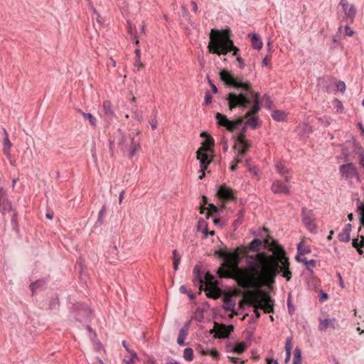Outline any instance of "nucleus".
I'll return each mask as SVG.
<instances>
[{"label":"nucleus","mask_w":364,"mask_h":364,"mask_svg":"<svg viewBox=\"0 0 364 364\" xmlns=\"http://www.w3.org/2000/svg\"><path fill=\"white\" fill-rule=\"evenodd\" d=\"M106 207L105 205H103L102 209L100 210L99 212V215H98V221H102L103 217L105 216V214L106 213Z\"/></svg>","instance_id":"obj_46"},{"label":"nucleus","mask_w":364,"mask_h":364,"mask_svg":"<svg viewBox=\"0 0 364 364\" xmlns=\"http://www.w3.org/2000/svg\"><path fill=\"white\" fill-rule=\"evenodd\" d=\"M248 305L254 308V313L257 318L260 317L259 309H263L266 313L274 311V301L270 297L268 292L257 291L251 292L247 299Z\"/></svg>","instance_id":"obj_4"},{"label":"nucleus","mask_w":364,"mask_h":364,"mask_svg":"<svg viewBox=\"0 0 364 364\" xmlns=\"http://www.w3.org/2000/svg\"><path fill=\"white\" fill-rule=\"evenodd\" d=\"M229 360L234 364H243L244 361H242L239 358L228 356Z\"/></svg>","instance_id":"obj_47"},{"label":"nucleus","mask_w":364,"mask_h":364,"mask_svg":"<svg viewBox=\"0 0 364 364\" xmlns=\"http://www.w3.org/2000/svg\"><path fill=\"white\" fill-rule=\"evenodd\" d=\"M344 31L347 36H352L355 33L354 31L350 28L349 26L346 25L344 27L342 25L338 28V32L341 33Z\"/></svg>","instance_id":"obj_31"},{"label":"nucleus","mask_w":364,"mask_h":364,"mask_svg":"<svg viewBox=\"0 0 364 364\" xmlns=\"http://www.w3.org/2000/svg\"><path fill=\"white\" fill-rule=\"evenodd\" d=\"M211 95L210 94V92L209 91H207L205 92V105H209L210 103H211Z\"/></svg>","instance_id":"obj_49"},{"label":"nucleus","mask_w":364,"mask_h":364,"mask_svg":"<svg viewBox=\"0 0 364 364\" xmlns=\"http://www.w3.org/2000/svg\"><path fill=\"white\" fill-rule=\"evenodd\" d=\"M129 354H130V359H132L133 362L134 361V360L138 359L137 354L134 350H131L129 352Z\"/></svg>","instance_id":"obj_55"},{"label":"nucleus","mask_w":364,"mask_h":364,"mask_svg":"<svg viewBox=\"0 0 364 364\" xmlns=\"http://www.w3.org/2000/svg\"><path fill=\"white\" fill-rule=\"evenodd\" d=\"M230 29H211L208 46L209 52L217 55H226L232 50V55L237 56L239 49L234 46L233 41L230 38Z\"/></svg>","instance_id":"obj_3"},{"label":"nucleus","mask_w":364,"mask_h":364,"mask_svg":"<svg viewBox=\"0 0 364 364\" xmlns=\"http://www.w3.org/2000/svg\"><path fill=\"white\" fill-rule=\"evenodd\" d=\"M319 121L324 127H328L331 124V119L329 117L319 118Z\"/></svg>","instance_id":"obj_44"},{"label":"nucleus","mask_w":364,"mask_h":364,"mask_svg":"<svg viewBox=\"0 0 364 364\" xmlns=\"http://www.w3.org/2000/svg\"><path fill=\"white\" fill-rule=\"evenodd\" d=\"M291 338H287L285 343V351L286 353H291Z\"/></svg>","instance_id":"obj_42"},{"label":"nucleus","mask_w":364,"mask_h":364,"mask_svg":"<svg viewBox=\"0 0 364 364\" xmlns=\"http://www.w3.org/2000/svg\"><path fill=\"white\" fill-rule=\"evenodd\" d=\"M215 331L218 338H226L229 337L230 333L233 331V326L219 325L215 323Z\"/></svg>","instance_id":"obj_12"},{"label":"nucleus","mask_w":364,"mask_h":364,"mask_svg":"<svg viewBox=\"0 0 364 364\" xmlns=\"http://www.w3.org/2000/svg\"><path fill=\"white\" fill-rule=\"evenodd\" d=\"M193 275L194 279L193 282L196 285H199L200 287L203 286L204 283V277H203V274L200 272V267L198 266H196L193 269Z\"/></svg>","instance_id":"obj_19"},{"label":"nucleus","mask_w":364,"mask_h":364,"mask_svg":"<svg viewBox=\"0 0 364 364\" xmlns=\"http://www.w3.org/2000/svg\"><path fill=\"white\" fill-rule=\"evenodd\" d=\"M337 277L339 279V284H340V286L342 289H344L345 288V286H344V282H343V280L342 279V277L340 273H337Z\"/></svg>","instance_id":"obj_59"},{"label":"nucleus","mask_w":364,"mask_h":364,"mask_svg":"<svg viewBox=\"0 0 364 364\" xmlns=\"http://www.w3.org/2000/svg\"><path fill=\"white\" fill-rule=\"evenodd\" d=\"M271 190L275 194L284 193L289 195L290 193L287 186L283 184L279 180H275L272 182Z\"/></svg>","instance_id":"obj_14"},{"label":"nucleus","mask_w":364,"mask_h":364,"mask_svg":"<svg viewBox=\"0 0 364 364\" xmlns=\"http://www.w3.org/2000/svg\"><path fill=\"white\" fill-rule=\"evenodd\" d=\"M79 112L81 113V114L83 116L84 119L86 120H88L90 124L92 127H96L97 125V119L96 118L90 113H85L82 112L81 110H79Z\"/></svg>","instance_id":"obj_26"},{"label":"nucleus","mask_w":364,"mask_h":364,"mask_svg":"<svg viewBox=\"0 0 364 364\" xmlns=\"http://www.w3.org/2000/svg\"><path fill=\"white\" fill-rule=\"evenodd\" d=\"M346 146L347 145L350 146V148L353 149V152H355V154H359V155L364 154L363 148L355 140L348 141L346 142Z\"/></svg>","instance_id":"obj_22"},{"label":"nucleus","mask_w":364,"mask_h":364,"mask_svg":"<svg viewBox=\"0 0 364 364\" xmlns=\"http://www.w3.org/2000/svg\"><path fill=\"white\" fill-rule=\"evenodd\" d=\"M249 36L251 38L252 45L254 49L260 50L263 46V43L259 36L256 33L250 34Z\"/></svg>","instance_id":"obj_20"},{"label":"nucleus","mask_w":364,"mask_h":364,"mask_svg":"<svg viewBox=\"0 0 364 364\" xmlns=\"http://www.w3.org/2000/svg\"><path fill=\"white\" fill-rule=\"evenodd\" d=\"M339 171L342 178L348 180L353 178H357L359 180V175L356 167L353 163L342 164L339 167Z\"/></svg>","instance_id":"obj_10"},{"label":"nucleus","mask_w":364,"mask_h":364,"mask_svg":"<svg viewBox=\"0 0 364 364\" xmlns=\"http://www.w3.org/2000/svg\"><path fill=\"white\" fill-rule=\"evenodd\" d=\"M237 143H238L239 144H245V143L249 142V141L245 139V134H242V133H240V134H239V135L237 136Z\"/></svg>","instance_id":"obj_43"},{"label":"nucleus","mask_w":364,"mask_h":364,"mask_svg":"<svg viewBox=\"0 0 364 364\" xmlns=\"http://www.w3.org/2000/svg\"><path fill=\"white\" fill-rule=\"evenodd\" d=\"M249 299V296L247 297H246L245 299L241 300L239 302V307H240V309H245V305L246 304H248V302H247V299Z\"/></svg>","instance_id":"obj_50"},{"label":"nucleus","mask_w":364,"mask_h":364,"mask_svg":"<svg viewBox=\"0 0 364 364\" xmlns=\"http://www.w3.org/2000/svg\"><path fill=\"white\" fill-rule=\"evenodd\" d=\"M205 291L209 298L217 299L219 296V290L217 288V284H214L213 287H205Z\"/></svg>","instance_id":"obj_23"},{"label":"nucleus","mask_w":364,"mask_h":364,"mask_svg":"<svg viewBox=\"0 0 364 364\" xmlns=\"http://www.w3.org/2000/svg\"><path fill=\"white\" fill-rule=\"evenodd\" d=\"M4 134L3 152L6 156V158L10 159L11 158V147L12 144L9 139V134L5 129H4Z\"/></svg>","instance_id":"obj_16"},{"label":"nucleus","mask_w":364,"mask_h":364,"mask_svg":"<svg viewBox=\"0 0 364 364\" xmlns=\"http://www.w3.org/2000/svg\"><path fill=\"white\" fill-rule=\"evenodd\" d=\"M338 6L341 7L344 14V18L353 23L357 14V9L353 4L348 2V0H341Z\"/></svg>","instance_id":"obj_8"},{"label":"nucleus","mask_w":364,"mask_h":364,"mask_svg":"<svg viewBox=\"0 0 364 364\" xmlns=\"http://www.w3.org/2000/svg\"><path fill=\"white\" fill-rule=\"evenodd\" d=\"M296 259L299 262H302L305 264H307V259L304 257H301V256L298 255L296 257Z\"/></svg>","instance_id":"obj_52"},{"label":"nucleus","mask_w":364,"mask_h":364,"mask_svg":"<svg viewBox=\"0 0 364 364\" xmlns=\"http://www.w3.org/2000/svg\"><path fill=\"white\" fill-rule=\"evenodd\" d=\"M350 232H347L345 230H343L342 232H341L338 234V237L341 242H348L350 241Z\"/></svg>","instance_id":"obj_32"},{"label":"nucleus","mask_w":364,"mask_h":364,"mask_svg":"<svg viewBox=\"0 0 364 364\" xmlns=\"http://www.w3.org/2000/svg\"><path fill=\"white\" fill-rule=\"evenodd\" d=\"M214 146V140L211 136H208L201 144V146L196 152L197 159L200 161V166L203 168H207L210 163L209 156L213 153Z\"/></svg>","instance_id":"obj_6"},{"label":"nucleus","mask_w":364,"mask_h":364,"mask_svg":"<svg viewBox=\"0 0 364 364\" xmlns=\"http://www.w3.org/2000/svg\"><path fill=\"white\" fill-rule=\"evenodd\" d=\"M132 111L137 120L140 121L142 119V112L137 109L136 105L132 108Z\"/></svg>","instance_id":"obj_40"},{"label":"nucleus","mask_w":364,"mask_h":364,"mask_svg":"<svg viewBox=\"0 0 364 364\" xmlns=\"http://www.w3.org/2000/svg\"><path fill=\"white\" fill-rule=\"evenodd\" d=\"M183 358L188 361H192L193 359V350L191 348H186L183 350Z\"/></svg>","instance_id":"obj_33"},{"label":"nucleus","mask_w":364,"mask_h":364,"mask_svg":"<svg viewBox=\"0 0 364 364\" xmlns=\"http://www.w3.org/2000/svg\"><path fill=\"white\" fill-rule=\"evenodd\" d=\"M272 117L277 122H284L287 118V114L284 111L275 110L272 112Z\"/></svg>","instance_id":"obj_24"},{"label":"nucleus","mask_w":364,"mask_h":364,"mask_svg":"<svg viewBox=\"0 0 364 364\" xmlns=\"http://www.w3.org/2000/svg\"><path fill=\"white\" fill-rule=\"evenodd\" d=\"M201 353L203 355H210L214 359H217L219 356L218 352L215 349H213L210 350H205V351L203 350L201 352Z\"/></svg>","instance_id":"obj_39"},{"label":"nucleus","mask_w":364,"mask_h":364,"mask_svg":"<svg viewBox=\"0 0 364 364\" xmlns=\"http://www.w3.org/2000/svg\"><path fill=\"white\" fill-rule=\"evenodd\" d=\"M297 250H298L299 255H301L302 256H304V255L308 254L311 252L310 249L308 247H306V245H304L303 242H300L298 245Z\"/></svg>","instance_id":"obj_34"},{"label":"nucleus","mask_w":364,"mask_h":364,"mask_svg":"<svg viewBox=\"0 0 364 364\" xmlns=\"http://www.w3.org/2000/svg\"><path fill=\"white\" fill-rule=\"evenodd\" d=\"M134 66L137 68L138 70L140 69L141 67L143 66V64L141 63L140 59H136L134 63Z\"/></svg>","instance_id":"obj_62"},{"label":"nucleus","mask_w":364,"mask_h":364,"mask_svg":"<svg viewBox=\"0 0 364 364\" xmlns=\"http://www.w3.org/2000/svg\"><path fill=\"white\" fill-rule=\"evenodd\" d=\"M173 260L177 259L178 260H181V255L178 253L176 250L173 251Z\"/></svg>","instance_id":"obj_57"},{"label":"nucleus","mask_w":364,"mask_h":364,"mask_svg":"<svg viewBox=\"0 0 364 364\" xmlns=\"http://www.w3.org/2000/svg\"><path fill=\"white\" fill-rule=\"evenodd\" d=\"M275 167L277 172L282 176H284L286 173H289V170L281 163H277Z\"/></svg>","instance_id":"obj_36"},{"label":"nucleus","mask_w":364,"mask_h":364,"mask_svg":"<svg viewBox=\"0 0 364 364\" xmlns=\"http://www.w3.org/2000/svg\"><path fill=\"white\" fill-rule=\"evenodd\" d=\"M208 82L210 85V87H212V91L213 93H217L218 92V89L216 87V86L212 82V81L208 78Z\"/></svg>","instance_id":"obj_58"},{"label":"nucleus","mask_w":364,"mask_h":364,"mask_svg":"<svg viewBox=\"0 0 364 364\" xmlns=\"http://www.w3.org/2000/svg\"><path fill=\"white\" fill-rule=\"evenodd\" d=\"M204 283L205 287H213L214 284H216V281L214 280L213 276L210 273H207L204 277Z\"/></svg>","instance_id":"obj_27"},{"label":"nucleus","mask_w":364,"mask_h":364,"mask_svg":"<svg viewBox=\"0 0 364 364\" xmlns=\"http://www.w3.org/2000/svg\"><path fill=\"white\" fill-rule=\"evenodd\" d=\"M287 305L289 308V312L290 314H291L294 311V307L293 306V305L291 304L289 299H288Z\"/></svg>","instance_id":"obj_61"},{"label":"nucleus","mask_w":364,"mask_h":364,"mask_svg":"<svg viewBox=\"0 0 364 364\" xmlns=\"http://www.w3.org/2000/svg\"><path fill=\"white\" fill-rule=\"evenodd\" d=\"M336 319L335 318H326L324 319H319V324L318 328L320 331L325 332L328 327L333 329L336 328Z\"/></svg>","instance_id":"obj_15"},{"label":"nucleus","mask_w":364,"mask_h":364,"mask_svg":"<svg viewBox=\"0 0 364 364\" xmlns=\"http://www.w3.org/2000/svg\"><path fill=\"white\" fill-rule=\"evenodd\" d=\"M246 348H247L246 343L245 342H240V343H237L234 346V348L232 349V352L240 354V353H243Z\"/></svg>","instance_id":"obj_29"},{"label":"nucleus","mask_w":364,"mask_h":364,"mask_svg":"<svg viewBox=\"0 0 364 364\" xmlns=\"http://www.w3.org/2000/svg\"><path fill=\"white\" fill-rule=\"evenodd\" d=\"M241 146V149H239L237 156L239 158L243 156L245 153L250 149L251 147V144L250 142H247L245 144H240Z\"/></svg>","instance_id":"obj_30"},{"label":"nucleus","mask_w":364,"mask_h":364,"mask_svg":"<svg viewBox=\"0 0 364 364\" xmlns=\"http://www.w3.org/2000/svg\"><path fill=\"white\" fill-rule=\"evenodd\" d=\"M129 32L130 33L131 38L134 40V43L137 45L139 43V40L136 36V30L135 26H132L130 23L129 24Z\"/></svg>","instance_id":"obj_37"},{"label":"nucleus","mask_w":364,"mask_h":364,"mask_svg":"<svg viewBox=\"0 0 364 364\" xmlns=\"http://www.w3.org/2000/svg\"><path fill=\"white\" fill-rule=\"evenodd\" d=\"M217 124L219 126L225 127L229 132H232L241 126L244 122L243 117H238L235 120H230L226 115L218 112L215 114Z\"/></svg>","instance_id":"obj_7"},{"label":"nucleus","mask_w":364,"mask_h":364,"mask_svg":"<svg viewBox=\"0 0 364 364\" xmlns=\"http://www.w3.org/2000/svg\"><path fill=\"white\" fill-rule=\"evenodd\" d=\"M264 244L272 254L269 255L260 252L255 256L247 255V269L239 267V247L235 252L222 250L215 251V255L223 259L222 267L218 271L220 277L232 278L244 289L255 287L258 279H261L264 284L272 287L275 282V277L280 272H282V276L289 281L291 278V272L289 269V258L286 257L283 247L276 241H270L269 238L264 239Z\"/></svg>","instance_id":"obj_1"},{"label":"nucleus","mask_w":364,"mask_h":364,"mask_svg":"<svg viewBox=\"0 0 364 364\" xmlns=\"http://www.w3.org/2000/svg\"><path fill=\"white\" fill-rule=\"evenodd\" d=\"M103 117L105 121L110 122L115 116L112 103L109 100H105L102 104Z\"/></svg>","instance_id":"obj_13"},{"label":"nucleus","mask_w":364,"mask_h":364,"mask_svg":"<svg viewBox=\"0 0 364 364\" xmlns=\"http://www.w3.org/2000/svg\"><path fill=\"white\" fill-rule=\"evenodd\" d=\"M352 245L353 247L356 248L358 253L360 255L363 254V251L360 248L364 245V236H360V240L359 241L358 238H355L353 240Z\"/></svg>","instance_id":"obj_25"},{"label":"nucleus","mask_w":364,"mask_h":364,"mask_svg":"<svg viewBox=\"0 0 364 364\" xmlns=\"http://www.w3.org/2000/svg\"><path fill=\"white\" fill-rule=\"evenodd\" d=\"M235 163L232 164L231 167H230V169L232 171H235L237 168V164L239 162H240L242 161L241 158H239L238 156H237L235 159Z\"/></svg>","instance_id":"obj_48"},{"label":"nucleus","mask_w":364,"mask_h":364,"mask_svg":"<svg viewBox=\"0 0 364 364\" xmlns=\"http://www.w3.org/2000/svg\"><path fill=\"white\" fill-rule=\"evenodd\" d=\"M302 222L311 232H316V225L314 223L315 215L312 210L303 208L301 211Z\"/></svg>","instance_id":"obj_9"},{"label":"nucleus","mask_w":364,"mask_h":364,"mask_svg":"<svg viewBox=\"0 0 364 364\" xmlns=\"http://www.w3.org/2000/svg\"><path fill=\"white\" fill-rule=\"evenodd\" d=\"M357 211L360 212V223L362 225L364 226V205L362 203H360L357 207Z\"/></svg>","instance_id":"obj_38"},{"label":"nucleus","mask_w":364,"mask_h":364,"mask_svg":"<svg viewBox=\"0 0 364 364\" xmlns=\"http://www.w3.org/2000/svg\"><path fill=\"white\" fill-rule=\"evenodd\" d=\"M150 124H151V129H155L157 127V124H158L156 119H151L150 122Z\"/></svg>","instance_id":"obj_60"},{"label":"nucleus","mask_w":364,"mask_h":364,"mask_svg":"<svg viewBox=\"0 0 364 364\" xmlns=\"http://www.w3.org/2000/svg\"><path fill=\"white\" fill-rule=\"evenodd\" d=\"M348 148H350V146H348L345 144L344 147L342 149V155L344 156V159L346 161H349V151L348 150Z\"/></svg>","instance_id":"obj_41"},{"label":"nucleus","mask_w":364,"mask_h":364,"mask_svg":"<svg viewBox=\"0 0 364 364\" xmlns=\"http://www.w3.org/2000/svg\"><path fill=\"white\" fill-rule=\"evenodd\" d=\"M237 61L239 63V67L241 70L245 68V63L242 58L237 56Z\"/></svg>","instance_id":"obj_51"},{"label":"nucleus","mask_w":364,"mask_h":364,"mask_svg":"<svg viewBox=\"0 0 364 364\" xmlns=\"http://www.w3.org/2000/svg\"><path fill=\"white\" fill-rule=\"evenodd\" d=\"M189 328H190V323H186L183 325V326L180 329L179 334H178V338H177V343L179 346H185L184 341H185V339L187 337Z\"/></svg>","instance_id":"obj_17"},{"label":"nucleus","mask_w":364,"mask_h":364,"mask_svg":"<svg viewBox=\"0 0 364 364\" xmlns=\"http://www.w3.org/2000/svg\"><path fill=\"white\" fill-rule=\"evenodd\" d=\"M203 232L205 235V237H206L208 235H210L212 236L215 235V231L212 230V231L209 232L208 230V228H206L203 229Z\"/></svg>","instance_id":"obj_54"},{"label":"nucleus","mask_w":364,"mask_h":364,"mask_svg":"<svg viewBox=\"0 0 364 364\" xmlns=\"http://www.w3.org/2000/svg\"><path fill=\"white\" fill-rule=\"evenodd\" d=\"M293 364H301V350L299 348L294 350Z\"/></svg>","instance_id":"obj_28"},{"label":"nucleus","mask_w":364,"mask_h":364,"mask_svg":"<svg viewBox=\"0 0 364 364\" xmlns=\"http://www.w3.org/2000/svg\"><path fill=\"white\" fill-rule=\"evenodd\" d=\"M328 298V295L326 293H321L319 297V301L323 302Z\"/></svg>","instance_id":"obj_53"},{"label":"nucleus","mask_w":364,"mask_h":364,"mask_svg":"<svg viewBox=\"0 0 364 364\" xmlns=\"http://www.w3.org/2000/svg\"><path fill=\"white\" fill-rule=\"evenodd\" d=\"M220 78L225 85L235 89L225 97L230 111L235 108L246 109L253 102L252 107L247 112L243 118L247 119L245 122L246 125L252 129H256L259 124V119L251 117L258 113L261 109L259 94L253 90L250 81L244 80L243 77L235 76L227 70H220Z\"/></svg>","instance_id":"obj_2"},{"label":"nucleus","mask_w":364,"mask_h":364,"mask_svg":"<svg viewBox=\"0 0 364 364\" xmlns=\"http://www.w3.org/2000/svg\"><path fill=\"white\" fill-rule=\"evenodd\" d=\"M208 206H209V210H210L213 211L215 213L218 211V208L215 205H214L213 204L210 203V204L208 205Z\"/></svg>","instance_id":"obj_63"},{"label":"nucleus","mask_w":364,"mask_h":364,"mask_svg":"<svg viewBox=\"0 0 364 364\" xmlns=\"http://www.w3.org/2000/svg\"><path fill=\"white\" fill-rule=\"evenodd\" d=\"M223 308L227 311H233L235 308V301L230 296H225L223 298Z\"/></svg>","instance_id":"obj_21"},{"label":"nucleus","mask_w":364,"mask_h":364,"mask_svg":"<svg viewBox=\"0 0 364 364\" xmlns=\"http://www.w3.org/2000/svg\"><path fill=\"white\" fill-rule=\"evenodd\" d=\"M262 242L259 239H254L249 245L248 247L244 248L243 253L247 254L249 251L257 252L260 250Z\"/></svg>","instance_id":"obj_18"},{"label":"nucleus","mask_w":364,"mask_h":364,"mask_svg":"<svg viewBox=\"0 0 364 364\" xmlns=\"http://www.w3.org/2000/svg\"><path fill=\"white\" fill-rule=\"evenodd\" d=\"M360 165L364 168V154L360 155Z\"/></svg>","instance_id":"obj_64"},{"label":"nucleus","mask_w":364,"mask_h":364,"mask_svg":"<svg viewBox=\"0 0 364 364\" xmlns=\"http://www.w3.org/2000/svg\"><path fill=\"white\" fill-rule=\"evenodd\" d=\"M307 266V268L309 269L310 267H314L315 265H316V261L314 259H310V260H307V264H306Z\"/></svg>","instance_id":"obj_56"},{"label":"nucleus","mask_w":364,"mask_h":364,"mask_svg":"<svg viewBox=\"0 0 364 364\" xmlns=\"http://www.w3.org/2000/svg\"><path fill=\"white\" fill-rule=\"evenodd\" d=\"M337 89L343 93L346 90V84L343 81L338 82L336 85Z\"/></svg>","instance_id":"obj_45"},{"label":"nucleus","mask_w":364,"mask_h":364,"mask_svg":"<svg viewBox=\"0 0 364 364\" xmlns=\"http://www.w3.org/2000/svg\"><path fill=\"white\" fill-rule=\"evenodd\" d=\"M217 196L222 200L227 202L235 199V192L232 188L223 184L218 187L217 191Z\"/></svg>","instance_id":"obj_11"},{"label":"nucleus","mask_w":364,"mask_h":364,"mask_svg":"<svg viewBox=\"0 0 364 364\" xmlns=\"http://www.w3.org/2000/svg\"><path fill=\"white\" fill-rule=\"evenodd\" d=\"M45 284L46 281L44 279L37 280L36 282H33L30 284V289L31 291L33 293L36 289H38L40 287H43V285H45Z\"/></svg>","instance_id":"obj_35"},{"label":"nucleus","mask_w":364,"mask_h":364,"mask_svg":"<svg viewBox=\"0 0 364 364\" xmlns=\"http://www.w3.org/2000/svg\"><path fill=\"white\" fill-rule=\"evenodd\" d=\"M119 134L120 138L118 140V145L121 151L127 154L129 158H132L137 150L140 149L139 132H132L127 134L119 132Z\"/></svg>","instance_id":"obj_5"}]
</instances>
